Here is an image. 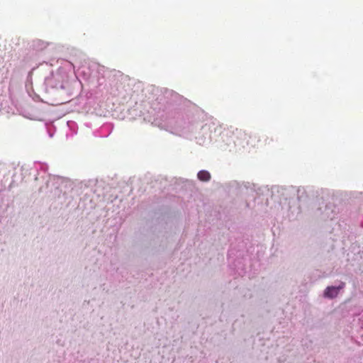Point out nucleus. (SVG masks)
Masks as SVG:
<instances>
[{
  "mask_svg": "<svg viewBox=\"0 0 363 363\" xmlns=\"http://www.w3.org/2000/svg\"><path fill=\"white\" fill-rule=\"evenodd\" d=\"M344 286V284H342L338 287L335 286H328L325 290L324 295L325 297L328 298H334L337 296L339 293V291L342 289Z\"/></svg>",
  "mask_w": 363,
  "mask_h": 363,
  "instance_id": "nucleus-1",
  "label": "nucleus"
},
{
  "mask_svg": "<svg viewBox=\"0 0 363 363\" xmlns=\"http://www.w3.org/2000/svg\"><path fill=\"white\" fill-rule=\"evenodd\" d=\"M197 177L202 182H208L211 179L210 173L205 170L200 171L198 173Z\"/></svg>",
  "mask_w": 363,
  "mask_h": 363,
  "instance_id": "nucleus-2",
  "label": "nucleus"
}]
</instances>
